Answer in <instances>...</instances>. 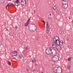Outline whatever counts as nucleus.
<instances>
[{"label":"nucleus","mask_w":73,"mask_h":73,"mask_svg":"<svg viewBox=\"0 0 73 73\" xmlns=\"http://www.w3.org/2000/svg\"><path fill=\"white\" fill-rule=\"evenodd\" d=\"M43 23H44V24H45V22L44 21H43Z\"/></svg>","instance_id":"c756f323"},{"label":"nucleus","mask_w":73,"mask_h":73,"mask_svg":"<svg viewBox=\"0 0 73 73\" xmlns=\"http://www.w3.org/2000/svg\"><path fill=\"white\" fill-rule=\"evenodd\" d=\"M49 15H50V16H51V14H50Z\"/></svg>","instance_id":"f704fd0d"},{"label":"nucleus","mask_w":73,"mask_h":73,"mask_svg":"<svg viewBox=\"0 0 73 73\" xmlns=\"http://www.w3.org/2000/svg\"><path fill=\"white\" fill-rule=\"evenodd\" d=\"M68 5L67 4H63L62 5V7L64 9H66L67 8H68Z\"/></svg>","instance_id":"9b49d317"},{"label":"nucleus","mask_w":73,"mask_h":73,"mask_svg":"<svg viewBox=\"0 0 73 73\" xmlns=\"http://www.w3.org/2000/svg\"><path fill=\"white\" fill-rule=\"evenodd\" d=\"M53 8L54 10H56V7L55 5H53Z\"/></svg>","instance_id":"2eb2a0df"},{"label":"nucleus","mask_w":73,"mask_h":73,"mask_svg":"<svg viewBox=\"0 0 73 73\" xmlns=\"http://www.w3.org/2000/svg\"><path fill=\"white\" fill-rule=\"evenodd\" d=\"M36 61V59H34L32 61V62H33V63H35V62Z\"/></svg>","instance_id":"dca6fc26"},{"label":"nucleus","mask_w":73,"mask_h":73,"mask_svg":"<svg viewBox=\"0 0 73 73\" xmlns=\"http://www.w3.org/2000/svg\"><path fill=\"white\" fill-rule=\"evenodd\" d=\"M52 47L53 48H55L56 47V43L55 42H53L52 44Z\"/></svg>","instance_id":"9d476101"},{"label":"nucleus","mask_w":73,"mask_h":73,"mask_svg":"<svg viewBox=\"0 0 73 73\" xmlns=\"http://www.w3.org/2000/svg\"><path fill=\"white\" fill-rule=\"evenodd\" d=\"M62 3L63 4H65L67 3V0H63L62 1Z\"/></svg>","instance_id":"4468645a"},{"label":"nucleus","mask_w":73,"mask_h":73,"mask_svg":"<svg viewBox=\"0 0 73 73\" xmlns=\"http://www.w3.org/2000/svg\"><path fill=\"white\" fill-rule=\"evenodd\" d=\"M26 0H21V4L23 6L26 5Z\"/></svg>","instance_id":"6e6552de"},{"label":"nucleus","mask_w":73,"mask_h":73,"mask_svg":"<svg viewBox=\"0 0 73 73\" xmlns=\"http://www.w3.org/2000/svg\"><path fill=\"white\" fill-rule=\"evenodd\" d=\"M8 1H11V0H7Z\"/></svg>","instance_id":"72a5a7b5"},{"label":"nucleus","mask_w":73,"mask_h":73,"mask_svg":"<svg viewBox=\"0 0 73 73\" xmlns=\"http://www.w3.org/2000/svg\"><path fill=\"white\" fill-rule=\"evenodd\" d=\"M19 57L20 58H21L23 57V55H19Z\"/></svg>","instance_id":"aec40b11"},{"label":"nucleus","mask_w":73,"mask_h":73,"mask_svg":"<svg viewBox=\"0 0 73 73\" xmlns=\"http://www.w3.org/2000/svg\"><path fill=\"white\" fill-rule=\"evenodd\" d=\"M35 65L36 66H37V64H35Z\"/></svg>","instance_id":"c85d7f7f"},{"label":"nucleus","mask_w":73,"mask_h":73,"mask_svg":"<svg viewBox=\"0 0 73 73\" xmlns=\"http://www.w3.org/2000/svg\"><path fill=\"white\" fill-rule=\"evenodd\" d=\"M67 68L68 69H70V68H71V66H68Z\"/></svg>","instance_id":"6ab92c4d"},{"label":"nucleus","mask_w":73,"mask_h":73,"mask_svg":"<svg viewBox=\"0 0 73 73\" xmlns=\"http://www.w3.org/2000/svg\"><path fill=\"white\" fill-rule=\"evenodd\" d=\"M2 44V42H0V45H1Z\"/></svg>","instance_id":"cd10ccee"},{"label":"nucleus","mask_w":73,"mask_h":73,"mask_svg":"<svg viewBox=\"0 0 73 73\" xmlns=\"http://www.w3.org/2000/svg\"><path fill=\"white\" fill-rule=\"evenodd\" d=\"M53 71L55 73H61L62 68L60 66H55L53 68Z\"/></svg>","instance_id":"f257e3e1"},{"label":"nucleus","mask_w":73,"mask_h":73,"mask_svg":"<svg viewBox=\"0 0 73 73\" xmlns=\"http://www.w3.org/2000/svg\"><path fill=\"white\" fill-rule=\"evenodd\" d=\"M46 32L47 34H48L49 32V31H50V26L48 24V22L47 21L46 22Z\"/></svg>","instance_id":"39448f33"},{"label":"nucleus","mask_w":73,"mask_h":73,"mask_svg":"<svg viewBox=\"0 0 73 73\" xmlns=\"http://www.w3.org/2000/svg\"><path fill=\"white\" fill-rule=\"evenodd\" d=\"M15 5L16 6H17L20 4V3H19V1H15Z\"/></svg>","instance_id":"ddd939ff"},{"label":"nucleus","mask_w":73,"mask_h":73,"mask_svg":"<svg viewBox=\"0 0 73 73\" xmlns=\"http://www.w3.org/2000/svg\"><path fill=\"white\" fill-rule=\"evenodd\" d=\"M8 31V30H7Z\"/></svg>","instance_id":"e433bc0d"},{"label":"nucleus","mask_w":73,"mask_h":73,"mask_svg":"<svg viewBox=\"0 0 73 73\" xmlns=\"http://www.w3.org/2000/svg\"><path fill=\"white\" fill-rule=\"evenodd\" d=\"M30 19H31L30 18L28 19L26 23L25 24V27H27V26L29 25V20H30Z\"/></svg>","instance_id":"f8f14e48"},{"label":"nucleus","mask_w":73,"mask_h":73,"mask_svg":"<svg viewBox=\"0 0 73 73\" xmlns=\"http://www.w3.org/2000/svg\"><path fill=\"white\" fill-rule=\"evenodd\" d=\"M17 54V51H14L13 52H11V55L12 56H15Z\"/></svg>","instance_id":"0eeeda50"},{"label":"nucleus","mask_w":73,"mask_h":73,"mask_svg":"<svg viewBox=\"0 0 73 73\" xmlns=\"http://www.w3.org/2000/svg\"><path fill=\"white\" fill-rule=\"evenodd\" d=\"M7 63L9 65H11V62L9 61H7Z\"/></svg>","instance_id":"f3484780"},{"label":"nucleus","mask_w":73,"mask_h":73,"mask_svg":"<svg viewBox=\"0 0 73 73\" xmlns=\"http://www.w3.org/2000/svg\"><path fill=\"white\" fill-rule=\"evenodd\" d=\"M25 49L26 50H27L28 49V47H26L25 48Z\"/></svg>","instance_id":"a878e982"},{"label":"nucleus","mask_w":73,"mask_h":73,"mask_svg":"<svg viewBox=\"0 0 73 73\" xmlns=\"http://www.w3.org/2000/svg\"><path fill=\"white\" fill-rule=\"evenodd\" d=\"M59 59V56L57 55V54H56L55 55H54L52 58L51 59V62H55L57 61Z\"/></svg>","instance_id":"7ed1b4c3"},{"label":"nucleus","mask_w":73,"mask_h":73,"mask_svg":"<svg viewBox=\"0 0 73 73\" xmlns=\"http://www.w3.org/2000/svg\"><path fill=\"white\" fill-rule=\"evenodd\" d=\"M9 6V4H8L6 6V8L7 9V7H8V6Z\"/></svg>","instance_id":"5701e85b"},{"label":"nucleus","mask_w":73,"mask_h":73,"mask_svg":"<svg viewBox=\"0 0 73 73\" xmlns=\"http://www.w3.org/2000/svg\"><path fill=\"white\" fill-rule=\"evenodd\" d=\"M53 50L52 47H48L46 50V54L49 55L50 54V53Z\"/></svg>","instance_id":"20e7f679"},{"label":"nucleus","mask_w":73,"mask_h":73,"mask_svg":"<svg viewBox=\"0 0 73 73\" xmlns=\"http://www.w3.org/2000/svg\"><path fill=\"white\" fill-rule=\"evenodd\" d=\"M67 60L68 61H71V57H69L68 59Z\"/></svg>","instance_id":"412c9836"},{"label":"nucleus","mask_w":73,"mask_h":73,"mask_svg":"<svg viewBox=\"0 0 73 73\" xmlns=\"http://www.w3.org/2000/svg\"><path fill=\"white\" fill-rule=\"evenodd\" d=\"M26 71H28V69H26Z\"/></svg>","instance_id":"473e14b6"},{"label":"nucleus","mask_w":73,"mask_h":73,"mask_svg":"<svg viewBox=\"0 0 73 73\" xmlns=\"http://www.w3.org/2000/svg\"><path fill=\"white\" fill-rule=\"evenodd\" d=\"M3 13H4V12H3Z\"/></svg>","instance_id":"4c0bfd02"},{"label":"nucleus","mask_w":73,"mask_h":73,"mask_svg":"<svg viewBox=\"0 0 73 73\" xmlns=\"http://www.w3.org/2000/svg\"><path fill=\"white\" fill-rule=\"evenodd\" d=\"M58 33L59 34H61V33H62V32H61V31H59Z\"/></svg>","instance_id":"4be33fe9"},{"label":"nucleus","mask_w":73,"mask_h":73,"mask_svg":"<svg viewBox=\"0 0 73 73\" xmlns=\"http://www.w3.org/2000/svg\"><path fill=\"white\" fill-rule=\"evenodd\" d=\"M51 52V53L50 54L51 55V56H53V55L54 56V55H56V54H57L56 53V51H55V50L54 49Z\"/></svg>","instance_id":"1a4fd4ad"},{"label":"nucleus","mask_w":73,"mask_h":73,"mask_svg":"<svg viewBox=\"0 0 73 73\" xmlns=\"http://www.w3.org/2000/svg\"><path fill=\"white\" fill-rule=\"evenodd\" d=\"M11 6H15V5L13 4H11Z\"/></svg>","instance_id":"b1692460"},{"label":"nucleus","mask_w":73,"mask_h":73,"mask_svg":"<svg viewBox=\"0 0 73 73\" xmlns=\"http://www.w3.org/2000/svg\"><path fill=\"white\" fill-rule=\"evenodd\" d=\"M53 40L54 42L56 43V44L58 45H62L63 44V41L62 40H61L60 42V41L58 40L59 38L58 36L55 37L53 38Z\"/></svg>","instance_id":"f03ea898"},{"label":"nucleus","mask_w":73,"mask_h":73,"mask_svg":"<svg viewBox=\"0 0 73 73\" xmlns=\"http://www.w3.org/2000/svg\"><path fill=\"white\" fill-rule=\"evenodd\" d=\"M15 28H16V29H17V26H15Z\"/></svg>","instance_id":"bb28decb"},{"label":"nucleus","mask_w":73,"mask_h":73,"mask_svg":"<svg viewBox=\"0 0 73 73\" xmlns=\"http://www.w3.org/2000/svg\"><path fill=\"white\" fill-rule=\"evenodd\" d=\"M36 39H38V38H37V37H36Z\"/></svg>","instance_id":"2f4dec72"},{"label":"nucleus","mask_w":73,"mask_h":73,"mask_svg":"<svg viewBox=\"0 0 73 73\" xmlns=\"http://www.w3.org/2000/svg\"><path fill=\"white\" fill-rule=\"evenodd\" d=\"M56 49L58 50H60V48L59 47V46H57L56 47Z\"/></svg>","instance_id":"a211bd4d"},{"label":"nucleus","mask_w":73,"mask_h":73,"mask_svg":"<svg viewBox=\"0 0 73 73\" xmlns=\"http://www.w3.org/2000/svg\"><path fill=\"white\" fill-rule=\"evenodd\" d=\"M9 5H10L11 6V4L9 3Z\"/></svg>","instance_id":"7c9ffc66"},{"label":"nucleus","mask_w":73,"mask_h":73,"mask_svg":"<svg viewBox=\"0 0 73 73\" xmlns=\"http://www.w3.org/2000/svg\"><path fill=\"white\" fill-rule=\"evenodd\" d=\"M9 6V4H8L6 6V8L7 9V7H8V6Z\"/></svg>","instance_id":"393cba45"},{"label":"nucleus","mask_w":73,"mask_h":73,"mask_svg":"<svg viewBox=\"0 0 73 73\" xmlns=\"http://www.w3.org/2000/svg\"><path fill=\"white\" fill-rule=\"evenodd\" d=\"M29 29L30 31H35L37 29V27L36 26L34 25L32 27H29Z\"/></svg>","instance_id":"423d86ee"},{"label":"nucleus","mask_w":73,"mask_h":73,"mask_svg":"<svg viewBox=\"0 0 73 73\" xmlns=\"http://www.w3.org/2000/svg\"><path fill=\"white\" fill-rule=\"evenodd\" d=\"M16 1H19V0H16Z\"/></svg>","instance_id":"c9c22d12"}]
</instances>
